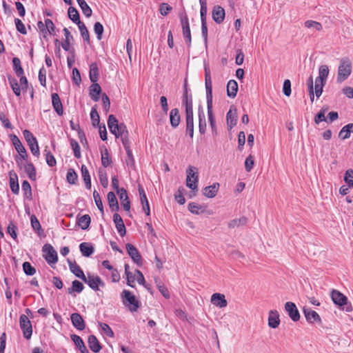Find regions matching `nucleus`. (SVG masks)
Listing matches in <instances>:
<instances>
[{"instance_id": "1", "label": "nucleus", "mask_w": 353, "mask_h": 353, "mask_svg": "<svg viewBox=\"0 0 353 353\" xmlns=\"http://www.w3.org/2000/svg\"><path fill=\"white\" fill-rule=\"evenodd\" d=\"M205 85L206 90L208 121L212 128V132H216V122L212 112V84L211 80L210 70L209 68L207 66H205Z\"/></svg>"}, {"instance_id": "2", "label": "nucleus", "mask_w": 353, "mask_h": 353, "mask_svg": "<svg viewBox=\"0 0 353 353\" xmlns=\"http://www.w3.org/2000/svg\"><path fill=\"white\" fill-rule=\"evenodd\" d=\"M108 125L110 132L117 138L121 137L123 145H124V143H130L129 133L126 125L123 123H119L118 120L113 114L109 115Z\"/></svg>"}, {"instance_id": "3", "label": "nucleus", "mask_w": 353, "mask_h": 353, "mask_svg": "<svg viewBox=\"0 0 353 353\" xmlns=\"http://www.w3.org/2000/svg\"><path fill=\"white\" fill-rule=\"evenodd\" d=\"M352 63L348 57L341 59L338 66L336 82L341 83L345 81L351 74Z\"/></svg>"}, {"instance_id": "4", "label": "nucleus", "mask_w": 353, "mask_h": 353, "mask_svg": "<svg viewBox=\"0 0 353 353\" xmlns=\"http://www.w3.org/2000/svg\"><path fill=\"white\" fill-rule=\"evenodd\" d=\"M329 68L326 65H321L319 68V77L315 79V95L319 98L323 92V88L326 83L327 78L329 75Z\"/></svg>"}, {"instance_id": "5", "label": "nucleus", "mask_w": 353, "mask_h": 353, "mask_svg": "<svg viewBox=\"0 0 353 353\" xmlns=\"http://www.w3.org/2000/svg\"><path fill=\"white\" fill-rule=\"evenodd\" d=\"M123 303L128 307L131 312H136L139 307V302L136 296L130 291L124 290L121 293Z\"/></svg>"}, {"instance_id": "6", "label": "nucleus", "mask_w": 353, "mask_h": 353, "mask_svg": "<svg viewBox=\"0 0 353 353\" xmlns=\"http://www.w3.org/2000/svg\"><path fill=\"white\" fill-rule=\"evenodd\" d=\"M187 179L186 185L192 190H197L198 188V172L197 168L189 166L186 170Z\"/></svg>"}, {"instance_id": "7", "label": "nucleus", "mask_w": 353, "mask_h": 353, "mask_svg": "<svg viewBox=\"0 0 353 353\" xmlns=\"http://www.w3.org/2000/svg\"><path fill=\"white\" fill-rule=\"evenodd\" d=\"M24 138L28 143L30 149L31 150V152L34 156L39 157V148L38 145V142L37 141V139L33 136V134L30 132V131L28 130H25L23 132Z\"/></svg>"}, {"instance_id": "8", "label": "nucleus", "mask_w": 353, "mask_h": 353, "mask_svg": "<svg viewBox=\"0 0 353 353\" xmlns=\"http://www.w3.org/2000/svg\"><path fill=\"white\" fill-rule=\"evenodd\" d=\"M19 325L24 338L30 339L32 334V327L30 321L26 315L21 314L20 316Z\"/></svg>"}, {"instance_id": "9", "label": "nucleus", "mask_w": 353, "mask_h": 353, "mask_svg": "<svg viewBox=\"0 0 353 353\" xmlns=\"http://www.w3.org/2000/svg\"><path fill=\"white\" fill-rule=\"evenodd\" d=\"M43 257L49 264L55 263L58 260L57 253L50 244L43 247Z\"/></svg>"}, {"instance_id": "10", "label": "nucleus", "mask_w": 353, "mask_h": 353, "mask_svg": "<svg viewBox=\"0 0 353 353\" xmlns=\"http://www.w3.org/2000/svg\"><path fill=\"white\" fill-rule=\"evenodd\" d=\"M125 248L128 254L130 256L133 261L138 265L141 266L142 265V259L138 250L131 243H127L125 245Z\"/></svg>"}, {"instance_id": "11", "label": "nucleus", "mask_w": 353, "mask_h": 353, "mask_svg": "<svg viewBox=\"0 0 353 353\" xmlns=\"http://www.w3.org/2000/svg\"><path fill=\"white\" fill-rule=\"evenodd\" d=\"M181 23L183 29V35L188 47L191 46V32L188 21V18L185 16L181 19Z\"/></svg>"}, {"instance_id": "12", "label": "nucleus", "mask_w": 353, "mask_h": 353, "mask_svg": "<svg viewBox=\"0 0 353 353\" xmlns=\"http://www.w3.org/2000/svg\"><path fill=\"white\" fill-rule=\"evenodd\" d=\"M303 314L306 319V321L309 323H312V324L315 323H316L318 324L321 323V319L320 316L318 314L317 312L312 310V309L304 307L303 308Z\"/></svg>"}, {"instance_id": "13", "label": "nucleus", "mask_w": 353, "mask_h": 353, "mask_svg": "<svg viewBox=\"0 0 353 353\" xmlns=\"http://www.w3.org/2000/svg\"><path fill=\"white\" fill-rule=\"evenodd\" d=\"M83 281L86 283L90 288L94 290H97L99 289V285H104L103 282L98 276L88 274L87 276H85V279Z\"/></svg>"}, {"instance_id": "14", "label": "nucleus", "mask_w": 353, "mask_h": 353, "mask_svg": "<svg viewBox=\"0 0 353 353\" xmlns=\"http://www.w3.org/2000/svg\"><path fill=\"white\" fill-rule=\"evenodd\" d=\"M211 303L221 308L225 307L228 305L225 295L220 293H214L211 296Z\"/></svg>"}, {"instance_id": "15", "label": "nucleus", "mask_w": 353, "mask_h": 353, "mask_svg": "<svg viewBox=\"0 0 353 353\" xmlns=\"http://www.w3.org/2000/svg\"><path fill=\"white\" fill-rule=\"evenodd\" d=\"M12 141L16 150L19 154L21 157L23 159H26L28 157V154L26 148L22 145L19 138L16 135H13L12 136Z\"/></svg>"}, {"instance_id": "16", "label": "nucleus", "mask_w": 353, "mask_h": 353, "mask_svg": "<svg viewBox=\"0 0 353 353\" xmlns=\"http://www.w3.org/2000/svg\"><path fill=\"white\" fill-rule=\"evenodd\" d=\"M198 116L199 132L201 134H204L206 131L207 123L205 121V116L204 113L203 107L201 105L198 108Z\"/></svg>"}, {"instance_id": "17", "label": "nucleus", "mask_w": 353, "mask_h": 353, "mask_svg": "<svg viewBox=\"0 0 353 353\" xmlns=\"http://www.w3.org/2000/svg\"><path fill=\"white\" fill-rule=\"evenodd\" d=\"M280 324L279 314L276 310H270L268 314V325L276 328Z\"/></svg>"}, {"instance_id": "18", "label": "nucleus", "mask_w": 353, "mask_h": 353, "mask_svg": "<svg viewBox=\"0 0 353 353\" xmlns=\"http://www.w3.org/2000/svg\"><path fill=\"white\" fill-rule=\"evenodd\" d=\"M113 221L119 234L121 236H125L126 234V229L121 216L119 214L115 213L113 215Z\"/></svg>"}, {"instance_id": "19", "label": "nucleus", "mask_w": 353, "mask_h": 353, "mask_svg": "<svg viewBox=\"0 0 353 353\" xmlns=\"http://www.w3.org/2000/svg\"><path fill=\"white\" fill-rule=\"evenodd\" d=\"M118 194L122 207L125 211L129 212L130 210V203L128 199L127 191L122 188H121L120 191H119Z\"/></svg>"}, {"instance_id": "20", "label": "nucleus", "mask_w": 353, "mask_h": 353, "mask_svg": "<svg viewBox=\"0 0 353 353\" xmlns=\"http://www.w3.org/2000/svg\"><path fill=\"white\" fill-rule=\"evenodd\" d=\"M331 296L333 302L339 306L345 305L347 303V297L338 290H333Z\"/></svg>"}, {"instance_id": "21", "label": "nucleus", "mask_w": 353, "mask_h": 353, "mask_svg": "<svg viewBox=\"0 0 353 353\" xmlns=\"http://www.w3.org/2000/svg\"><path fill=\"white\" fill-rule=\"evenodd\" d=\"M225 18V10L224 9L219 6H216L214 7L212 10V19L217 23H221L223 22Z\"/></svg>"}, {"instance_id": "22", "label": "nucleus", "mask_w": 353, "mask_h": 353, "mask_svg": "<svg viewBox=\"0 0 353 353\" xmlns=\"http://www.w3.org/2000/svg\"><path fill=\"white\" fill-rule=\"evenodd\" d=\"M219 183H214L211 185L204 188L203 190V195L208 198H214L219 191Z\"/></svg>"}, {"instance_id": "23", "label": "nucleus", "mask_w": 353, "mask_h": 353, "mask_svg": "<svg viewBox=\"0 0 353 353\" xmlns=\"http://www.w3.org/2000/svg\"><path fill=\"white\" fill-rule=\"evenodd\" d=\"M72 325L79 330L85 329V325L82 316L79 313H73L71 315Z\"/></svg>"}, {"instance_id": "24", "label": "nucleus", "mask_w": 353, "mask_h": 353, "mask_svg": "<svg viewBox=\"0 0 353 353\" xmlns=\"http://www.w3.org/2000/svg\"><path fill=\"white\" fill-rule=\"evenodd\" d=\"M52 103L56 112L61 116L63 114V105L57 93L52 94Z\"/></svg>"}, {"instance_id": "25", "label": "nucleus", "mask_w": 353, "mask_h": 353, "mask_svg": "<svg viewBox=\"0 0 353 353\" xmlns=\"http://www.w3.org/2000/svg\"><path fill=\"white\" fill-rule=\"evenodd\" d=\"M68 264L70 271L78 278L85 280V275L81 268L75 263L68 260Z\"/></svg>"}, {"instance_id": "26", "label": "nucleus", "mask_w": 353, "mask_h": 353, "mask_svg": "<svg viewBox=\"0 0 353 353\" xmlns=\"http://www.w3.org/2000/svg\"><path fill=\"white\" fill-rule=\"evenodd\" d=\"M88 343L90 349L92 352L97 353L101 350V346L95 336H94V335L89 336Z\"/></svg>"}, {"instance_id": "27", "label": "nucleus", "mask_w": 353, "mask_h": 353, "mask_svg": "<svg viewBox=\"0 0 353 353\" xmlns=\"http://www.w3.org/2000/svg\"><path fill=\"white\" fill-rule=\"evenodd\" d=\"M238 91V84L235 80H230L227 84V94L229 97L234 98Z\"/></svg>"}, {"instance_id": "28", "label": "nucleus", "mask_w": 353, "mask_h": 353, "mask_svg": "<svg viewBox=\"0 0 353 353\" xmlns=\"http://www.w3.org/2000/svg\"><path fill=\"white\" fill-rule=\"evenodd\" d=\"M101 92V86L97 82L93 83L90 87V95L94 101H99Z\"/></svg>"}, {"instance_id": "29", "label": "nucleus", "mask_w": 353, "mask_h": 353, "mask_svg": "<svg viewBox=\"0 0 353 353\" xmlns=\"http://www.w3.org/2000/svg\"><path fill=\"white\" fill-rule=\"evenodd\" d=\"M71 339L73 341L76 346L79 348L81 353H88V350L85 347L84 342L81 338L76 334L71 335Z\"/></svg>"}, {"instance_id": "30", "label": "nucleus", "mask_w": 353, "mask_h": 353, "mask_svg": "<svg viewBox=\"0 0 353 353\" xmlns=\"http://www.w3.org/2000/svg\"><path fill=\"white\" fill-rule=\"evenodd\" d=\"M288 315L294 321H297L300 319V314L296 306L292 302H288Z\"/></svg>"}, {"instance_id": "31", "label": "nucleus", "mask_w": 353, "mask_h": 353, "mask_svg": "<svg viewBox=\"0 0 353 353\" xmlns=\"http://www.w3.org/2000/svg\"><path fill=\"white\" fill-rule=\"evenodd\" d=\"M351 132H353V123H349L343 126L339 132V137L343 140L350 138Z\"/></svg>"}, {"instance_id": "32", "label": "nucleus", "mask_w": 353, "mask_h": 353, "mask_svg": "<svg viewBox=\"0 0 353 353\" xmlns=\"http://www.w3.org/2000/svg\"><path fill=\"white\" fill-rule=\"evenodd\" d=\"M170 119L171 125L173 128H176L180 123V114L179 111L177 108L171 110L170 112Z\"/></svg>"}, {"instance_id": "33", "label": "nucleus", "mask_w": 353, "mask_h": 353, "mask_svg": "<svg viewBox=\"0 0 353 353\" xmlns=\"http://www.w3.org/2000/svg\"><path fill=\"white\" fill-rule=\"evenodd\" d=\"M107 199L111 210L115 212L118 211L119 207L114 193L112 192H108Z\"/></svg>"}, {"instance_id": "34", "label": "nucleus", "mask_w": 353, "mask_h": 353, "mask_svg": "<svg viewBox=\"0 0 353 353\" xmlns=\"http://www.w3.org/2000/svg\"><path fill=\"white\" fill-rule=\"evenodd\" d=\"M185 105V120L186 123L194 122L192 100L187 101Z\"/></svg>"}, {"instance_id": "35", "label": "nucleus", "mask_w": 353, "mask_h": 353, "mask_svg": "<svg viewBox=\"0 0 353 353\" xmlns=\"http://www.w3.org/2000/svg\"><path fill=\"white\" fill-rule=\"evenodd\" d=\"M90 79L92 83H96L99 79V68L96 62L90 65Z\"/></svg>"}, {"instance_id": "36", "label": "nucleus", "mask_w": 353, "mask_h": 353, "mask_svg": "<svg viewBox=\"0 0 353 353\" xmlns=\"http://www.w3.org/2000/svg\"><path fill=\"white\" fill-rule=\"evenodd\" d=\"M10 186L12 192L16 194L19 193V187L18 183L17 176L16 174L10 173Z\"/></svg>"}, {"instance_id": "37", "label": "nucleus", "mask_w": 353, "mask_h": 353, "mask_svg": "<svg viewBox=\"0 0 353 353\" xmlns=\"http://www.w3.org/2000/svg\"><path fill=\"white\" fill-rule=\"evenodd\" d=\"M80 251L83 256L88 257L94 252V248L88 243H82L79 245Z\"/></svg>"}, {"instance_id": "38", "label": "nucleus", "mask_w": 353, "mask_h": 353, "mask_svg": "<svg viewBox=\"0 0 353 353\" xmlns=\"http://www.w3.org/2000/svg\"><path fill=\"white\" fill-rule=\"evenodd\" d=\"M227 124L230 130H231L236 124V110L233 112L230 110L226 116Z\"/></svg>"}, {"instance_id": "39", "label": "nucleus", "mask_w": 353, "mask_h": 353, "mask_svg": "<svg viewBox=\"0 0 353 353\" xmlns=\"http://www.w3.org/2000/svg\"><path fill=\"white\" fill-rule=\"evenodd\" d=\"M101 154L102 165L105 168L109 166L110 165L112 161H111V158L109 156L108 149L105 147H103L101 148Z\"/></svg>"}, {"instance_id": "40", "label": "nucleus", "mask_w": 353, "mask_h": 353, "mask_svg": "<svg viewBox=\"0 0 353 353\" xmlns=\"http://www.w3.org/2000/svg\"><path fill=\"white\" fill-rule=\"evenodd\" d=\"M63 31L65 38V41L61 43V47L65 51H69L70 40L72 39V36L71 35V34L68 28H64Z\"/></svg>"}, {"instance_id": "41", "label": "nucleus", "mask_w": 353, "mask_h": 353, "mask_svg": "<svg viewBox=\"0 0 353 353\" xmlns=\"http://www.w3.org/2000/svg\"><path fill=\"white\" fill-rule=\"evenodd\" d=\"M91 219L90 216L88 214H85L82 216H81L77 221L78 225L82 229V230H86L88 228L90 224Z\"/></svg>"}, {"instance_id": "42", "label": "nucleus", "mask_w": 353, "mask_h": 353, "mask_svg": "<svg viewBox=\"0 0 353 353\" xmlns=\"http://www.w3.org/2000/svg\"><path fill=\"white\" fill-rule=\"evenodd\" d=\"M123 146L128 155V158L126 159L127 165L130 167H134V159L132 155V152L130 150V143H124Z\"/></svg>"}, {"instance_id": "43", "label": "nucleus", "mask_w": 353, "mask_h": 353, "mask_svg": "<svg viewBox=\"0 0 353 353\" xmlns=\"http://www.w3.org/2000/svg\"><path fill=\"white\" fill-rule=\"evenodd\" d=\"M77 1L85 16L87 17H90L92 15V11L90 6L87 4L85 1L77 0Z\"/></svg>"}, {"instance_id": "44", "label": "nucleus", "mask_w": 353, "mask_h": 353, "mask_svg": "<svg viewBox=\"0 0 353 353\" xmlns=\"http://www.w3.org/2000/svg\"><path fill=\"white\" fill-rule=\"evenodd\" d=\"M81 174L87 188H91V179L88 168L85 165L81 166Z\"/></svg>"}, {"instance_id": "45", "label": "nucleus", "mask_w": 353, "mask_h": 353, "mask_svg": "<svg viewBox=\"0 0 353 353\" xmlns=\"http://www.w3.org/2000/svg\"><path fill=\"white\" fill-rule=\"evenodd\" d=\"M83 285L80 281L78 280H74L72 283V288H68V291L70 294L72 293L73 292L80 293L83 291Z\"/></svg>"}, {"instance_id": "46", "label": "nucleus", "mask_w": 353, "mask_h": 353, "mask_svg": "<svg viewBox=\"0 0 353 353\" xmlns=\"http://www.w3.org/2000/svg\"><path fill=\"white\" fill-rule=\"evenodd\" d=\"M24 170L30 179L33 180L36 179V170L32 163H27L24 166Z\"/></svg>"}, {"instance_id": "47", "label": "nucleus", "mask_w": 353, "mask_h": 353, "mask_svg": "<svg viewBox=\"0 0 353 353\" xmlns=\"http://www.w3.org/2000/svg\"><path fill=\"white\" fill-rule=\"evenodd\" d=\"M246 222H247V219L245 217L243 216L239 219H235L231 220L228 223V227L230 228H234L236 227H239L240 225H245L246 223Z\"/></svg>"}, {"instance_id": "48", "label": "nucleus", "mask_w": 353, "mask_h": 353, "mask_svg": "<svg viewBox=\"0 0 353 353\" xmlns=\"http://www.w3.org/2000/svg\"><path fill=\"white\" fill-rule=\"evenodd\" d=\"M68 17L73 22L76 23L77 24H79V21H81L78 11L73 7L69 8Z\"/></svg>"}, {"instance_id": "49", "label": "nucleus", "mask_w": 353, "mask_h": 353, "mask_svg": "<svg viewBox=\"0 0 353 353\" xmlns=\"http://www.w3.org/2000/svg\"><path fill=\"white\" fill-rule=\"evenodd\" d=\"M81 32V34L83 39L86 41L88 43L90 42V36L89 32L83 23L81 21H79V24H77Z\"/></svg>"}, {"instance_id": "50", "label": "nucleus", "mask_w": 353, "mask_h": 353, "mask_svg": "<svg viewBox=\"0 0 353 353\" xmlns=\"http://www.w3.org/2000/svg\"><path fill=\"white\" fill-rule=\"evenodd\" d=\"M307 85L308 87V92L310 94V101L313 102L314 99L315 88H314L313 77L312 76H310L308 78Z\"/></svg>"}, {"instance_id": "51", "label": "nucleus", "mask_w": 353, "mask_h": 353, "mask_svg": "<svg viewBox=\"0 0 353 353\" xmlns=\"http://www.w3.org/2000/svg\"><path fill=\"white\" fill-rule=\"evenodd\" d=\"M14 70L17 76H21L23 74V70L21 65L20 59L17 57H14L12 59Z\"/></svg>"}, {"instance_id": "52", "label": "nucleus", "mask_w": 353, "mask_h": 353, "mask_svg": "<svg viewBox=\"0 0 353 353\" xmlns=\"http://www.w3.org/2000/svg\"><path fill=\"white\" fill-rule=\"evenodd\" d=\"M201 5V22H206L207 3L206 0H199Z\"/></svg>"}, {"instance_id": "53", "label": "nucleus", "mask_w": 353, "mask_h": 353, "mask_svg": "<svg viewBox=\"0 0 353 353\" xmlns=\"http://www.w3.org/2000/svg\"><path fill=\"white\" fill-rule=\"evenodd\" d=\"M327 108H323L319 113L316 114L314 118V122L319 124L321 121H325L326 118L325 117V112L327 111Z\"/></svg>"}, {"instance_id": "54", "label": "nucleus", "mask_w": 353, "mask_h": 353, "mask_svg": "<svg viewBox=\"0 0 353 353\" xmlns=\"http://www.w3.org/2000/svg\"><path fill=\"white\" fill-rule=\"evenodd\" d=\"M67 181L70 184H74L77 179V174L73 169H69L66 175Z\"/></svg>"}, {"instance_id": "55", "label": "nucleus", "mask_w": 353, "mask_h": 353, "mask_svg": "<svg viewBox=\"0 0 353 353\" xmlns=\"http://www.w3.org/2000/svg\"><path fill=\"white\" fill-rule=\"evenodd\" d=\"M305 26L307 28H314L317 31H320L322 30V25L314 21L308 20L305 22Z\"/></svg>"}, {"instance_id": "56", "label": "nucleus", "mask_w": 353, "mask_h": 353, "mask_svg": "<svg viewBox=\"0 0 353 353\" xmlns=\"http://www.w3.org/2000/svg\"><path fill=\"white\" fill-rule=\"evenodd\" d=\"M23 270L25 274L29 276L34 275L36 272L35 268L32 267L29 262L27 261L23 263Z\"/></svg>"}, {"instance_id": "57", "label": "nucleus", "mask_w": 353, "mask_h": 353, "mask_svg": "<svg viewBox=\"0 0 353 353\" xmlns=\"http://www.w3.org/2000/svg\"><path fill=\"white\" fill-rule=\"evenodd\" d=\"M90 118L93 126L99 125L100 117L95 108H92L90 112Z\"/></svg>"}, {"instance_id": "58", "label": "nucleus", "mask_w": 353, "mask_h": 353, "mask_svg": "<svg viewBox=\"0 0 353 353\" xmlns=\"http://www.w3.org/2000/svg\"><path fill=\"white\" fill-rule=\"evenodd\" d=\"M22 189L24 191V194L26 198L32 199V190L30 183L27 181H23L22 183Z\"/></svg>"}, {"instance_id": "59", "label": "nucleus", "mask_w": 353, "mask_h": 353, "mask_svg": "<svg viewBox=\"0 0 353 353\" xmlns=\"http://www.w3.org/2000/svg\"><path fill=\"white\" fill-rule=\"evenodd\" d=\"M71 147L74 151V157L77 159L81 157L80 146L77 141L71 139L70 141Z\"/></svg>"}, {"instance_id": "60", "label": "nucleus", "mask_w": 353, "mask_h": 353, "mask_svg": "<svg viewBox=\"0 0 353 353\" xmlns=\"http://www.w3.org/2000/svg\"><path fill=\"white\" fill-rule=\"evenodd\" d=\"M93 197H94L95 203H96L98 209L103 214V207L102 201H101L99 194L98 193V192L97 190H94L93 192Z\"/></svg>"}, {"instance_id": "61", "label": "nucleus", "mask_w": 353, "mask_h": 353, "mask_svg": "<svg viewBox=\"0 0 353 353\" xmlns=\"http://www.w3.org/2000/svg\"><path fill=\"white\" fill-rule=\"evenodd\" d=\"M344 181L349 187H353V170L349 169L345 172Z\"/></svg>"}, {"instance_id": "62", "label": "nucleus", "mask_w": 353, "mask_h": 353, "mask_svg": "<svg viewBox=\"0 0 353 353\" xmlns=\"http://www.w3.org/2000/svg\"><path fill=\"white\" fill-rule=\"evenodd\" d=\"M94 31L97 34V37L99 40H101L102 38V34L103 32V26L100 22H96L94 26Z\"/></svg>"}, {"instance_id": "63", "label": "nucleus", "mask_w": 353, "mask_h": 353, "mask_svg": "<svg viewBox=\"0 0 353 353\" xmlns=\"http://www.w3.org/2000/svg\"><path fill=\"white\" fill-rule=\"evenodd\" d=\"M99 327L101 328L102 331L108 336L110 337H114V332L110 328V327L104 323H99Z\"/></svg>"}, {"instance_id": "64", "label": "nucleus", "mask_w": 353, "mask_h": 353, "mask_svg": "<svg viewBox=\"0 0 353 353\" xmlns=\"http://www.w3.org/2000/svg\"><path fill=\"white\" fill-rule=\"evenodd\" d=\"M44 152H46V163L51 167L54 166L57 163V161L54 156L50 151H48L47 150H45Z\"/></svg>"}]
</instances>
